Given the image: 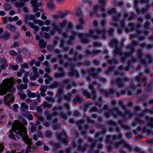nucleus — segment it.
Wrapping results in <instances>:
<instances>
[{
    "instance_id": "15",
    "label": "nucleus",
    "mask_w": 153,
    "mask_h": 153,
    "mask_svg": "<svg viewBox=\"0 0 153 153\" xmlns=\"http://www.w3.org/2000/svg\"><path fill=\"white\" fill-rule=\"evenodd\" d=\"M144 123V121L141 120L139 117L136 118L135 120L132 123V125L133 126H135L137 123L140 124H143Z\"/></svg>"
},
{
    "instance_id": "16",
    "label": "nucleus",
    "mask_w": 153,
    "mask_h": 153,
    "mask_svg": "<svg viewBox=\"0 0 153 153\" xmlns=\"http://www.w3.org/2000/svg\"><path fill=\"white\" fill-rule=\"evenodd\" d=\"M39 45L41 48H45L47 45V43L44 42V40L43 39H40L39 41Z\"/></svg>"
},
{
    "instance_id": "13",
    "label": "nucleus",
    "mask_w": 153,
    "mask_h": 153,
    "mask_svg": "<svg viewBox=\"0 0 153 153\" xmlns=\"http://www.w3.org/2000/svg\"><path fill=\"white\" fill-rule=\"evenodd\" d=\"M125 120L128 118H131L133 117V114L127 109L125 108Z\"/></svg>"
},
{
    "instance_id": "21",
    "label": "nucleus",
    "mask_w": 153,
    "mask_h": 153,
    "mask_svg": "<svg viewBox=\"0 0 153 153\" xmlns=\"http://www.w3.org/2000/svg\"><path fill=\"white\" fill-rule=\"evenodd\" d=\"M96 33L98 35H100L102 33V38L103 39H105L106 37L105 33V29H103L101 30H97L96 31Z\"/></svg>"
},
{
    "instance_id": "38",
    "label": "nucleus",
    "mask_w": 153,
    "mask_h": 153,
    "mask_svg": "<svg viewBox=\"0 0 153 153\" xmlns=\"http://www.w3.org/2000/svg\"><path fill=\"white\" fill-rule=\"evenodd\" d=\"M49 144L53 146L54 149H55L59 148L60 146V145L59 144L55 143L52 141L50 142Z\"/></svg>"
},
{
    "instance_id": "32",
    "label": "nucleus",
    "mask_w": 153,
    "mask_h": 153,
    "mask_svg": "<svg viewBox=\"0 0 153 153\" xmlns=\"http://www.w3.org/2000/svg\"><path fill=\"white\" fill-rule=\"evenodd\" d=\"M112 110L113 111L112 114L114 117H116L117 115L121 114V112L117 108H114L113 110Z\"/></svg>"
},
{
    "instance_id": "18",
    "label": "nucleus",
    "mask_w": 153,
    "mask_h": 153,
    "mask_svg": "<svg viewBox=\"0 0 153 153\" xmlns=\"http://www.w3.org/2000/svg\"><path fill=\"white\" fill-rule=\"evenodd\" d=\"M146 120L148 122V126L151 128H153V118H149L148 117H146Z\"/></svg>"
},
{
    "instance_id": "44",
    "label": "nucleus",
    "mask_w": 153,
    "mask_h": 153,
    "mask_svg": "<svg viewBox=\"0 0 153 153\" xmlns=\"http://www.w3.org/2000/svg\"><path fill=\"white\" fill-rule=\"evenodd\" d=\"M113 111H112V110L110 109L107 111L105 112L104 114V115L107 118H108L111 114H112Z\"/></svg>"
},
{
    "instance_id": "37",
    "label": "nucleus",
    "mask_w": 153,
    "mask_h": 153,
    "mask_svg": "<svg viewBox=\"0 0 153 153\" xmlns=\"http://www.w3.org/2000/svg\"><path fill=\"white\" fill-rule=\"evenodd\" d=\"M118 44L117 41L115 39H112L110 43V45L112 47L116 46Z\"/></svg>"
},
{
    "instance_id": "48",
    "label": "nucleus",
    "mask_w": 153,
    "mask_h": 153,
    "mask_svg": "<svg viewBox=\"0 0 153 153\" xmlns=\"http://www.w3.org/2000/svg\"><path fill=\"white\" fill-rule=\"evenodd\" d=\"M18 94L20 98L23 100H25L26 97V95L25 94L21 92L19 93Z\"/></svg>"
},
{
    "instance_id": "55",
    "label": "nucleus",
    "mask_w": 153,
    "mask_h": 153,
    "mask_svg": "<svg viewBox=\"0 0 153 153\" xmlns=\"http://www.w3.org/2000/svg\"><path fill=\"white\" fill-rule=\"evenodd\" d=\"M59 116L64 119H66L67 118V115L65 114L63 112H61L59 113Z\"/></svg>"
},
{
    "instance_id": "7",
    "label": "nucleus",
    "mask_w": 153,
    "mask_h": 153,
    "mask_svg": "<svg viewBox=\"0 0 153 153\" xmlns=\"http://www.w3.org/2000/svg\"><path fill=\"white\" fill-rule=\"evenodd\" d=\"M19 120L21 121V122H22V123L20 122H19L18 120H16V121H14V124H13L12 125V128L13 131H14V129H15L14 128H15V127L16 125V121H19V122H20L22 124V125L24 126L23 124L25 125H27V123L26 119H25V118L20 117L19 118Z\"/></svg>"
},
{
    "instance_id": "31",
    "label": "nucleus",
    "mask_w": 153,
    "mask_h": 153,
    "mask_svg": "<svg viewBox=\"0 0 153 153\" xmlns=\"http://www.w3.org/2000/svg\"><path fill=\"white\" fill-rule=\"evenodd\" d=\"M21 110H27L28 109V106L25 102H22L21 104Z\"/></svg>"
},
{
    "instance_id": "43",
    "label": "nucleus",
    "mask_w": 153,
    "mask_h": 153,
    "mask_svg": "<svg viewBox=\"0 0 153 153\" xmlns=\"http://www.w3.org/2000/svg\"><path fill=\"white\" fill-rule=\"evenodd\" d=\"M47 6L50 9H53L55 8V6L54 4L51 2L48 3Z\"/></svg>"
},
{
    "instance_id": "29",
    "label": "nucleus",
    "mask_w": 153,
    "mask_h": 153,
    "mask_svg": "<svg viewBox=\"0 0 153 153\" xmlns=\"http://www.w3.org/2000/svg\"><path fill=\"white\" fill-rule=\"evenodd\" d=\"M26 18L25 19V21L26 23H27L28 18L30 20H33L35 19V15L33 14H31L29 16H28V15H27L26 16Z\"/></svg>"
},
{
    "instance_id": "57",
    "label": "nucleus",
    "mask_w": 153,
    "mask_h": 153,
    "mask_svg": "<svg viewBox=\"0 0 153 153\" xmlns=\"http://www.w3.org/2000/svg\"><path fill=\"white\" fill-rule=\"evenodd\" d=\"M50 29V27H42L41 28V30L42 31H45L47 32H48Z\"/></svg>"
},
{
    "instance_id": "40",
    "label": "nucleus",
    "mask_w": 153,
    "mask_h": 153,
    "mask_svg": "<svg viewBox=\"0 0 153 153\" xmlns=\"http://www.w3.org/2000/svg\"><path fill=\"white\" fill-rule=\"evenodd\" d=\"M149 7V6H148L147 8H143L142 9L141 11L138 8H136V12L137 13H142L143 14L147 10Z\"/></svg>"
},
{
    "instance_id": "45",
    "label": "nucleus",
    "mask_w": 153,
    "mask_h": 153,
    "mask_svg": "<svg viewBox=\"0 0 153 153\" xmlns=\"http://www.w3.org/2000/svg\"><path fill=\"white\" fill-rule=\"evenodd\" d=\"M4 9L5 10H8L11 9V6L8 3H5L4 5Z\"/></svg>"
},
{
    "instance_id": "51",
    "label": "nucleus",
    "mask_w": 153,
    "mask_h": 153,
    "mask_svg": "<svg viewBox=\"0 0 153 153\" xmlns=\"http://www.w3.org/2000/svg\"><path fill=\"white\" fill-rule=\"evenodd\" d=\"M123 2L121 1L117 2V1H114V4L115 6H121L123 5Z\"/></svg>"
},
{
    "instance_id": "24",
    "label": "nucleus",
    "mask_w": 153,
    "mask_h": 153,
    "mask_svg": "<svg viewBox=\"0 0 153 153\" xmlns=\"http://www.w3.org/2000/svg\"><path fill=\"white\" fill-rule=\"evenodd\" d=\"M84 121L83 120H81L76 122V124L79 130H81L82 129V125L84 123Z\"/></svg>"
},
{
    "instance_id": "56",
    "label": "nucleus",
    "mask_w": 153,
    "mask_h": 153,
    "mask_svg": "<svg viewBox=\"0 0 153 153\" xmlns=\"http://www.w3.org/2000/svg\"><path fill=\"white\" fill-rule=\"evenodd\" d=\"M45 134L47 137H50L52 135V133L50 131H47L45 132Z\"/></svg>"
},
{
    "instance_id": "42",
    "label": "nucleus",
    "mask_w": 153,
    "mask_h": 153,
    "mask_svg": "<svg viewBox=\"0 0 153 153\" xmlns=\"http://www.w3.org/2000/svg\"><path fill=\"white\" fill-rule=\"evenodd\" d=\"M114 92V90L113 89H110L108 92L103 91V92L105 96L108 97L110 94L113 93Z\"/></svg>"
},
{
    "instance_id": "61",
    "label": "nucleus",
    "mask_w": 153,
    "mask_h": 153,
    "mask_svg": "<svg viewBox=\"0 0 153 153\" xmlns=\"http://www.w3.org/2000/svg\"><path fill=\"white\" fill-rule=\"evenodd\" d=\"M9 137L10 138L12 139H13L14 138V135L12 132V130H10Z\"/></svg>"
},
{
    "instance_id": "22",
    "label": "nucleus",
    "mask_w": 153,
    "mask_h": 153,
    "mask_svg": "<svg viewBox=\"0 0 153 153\" xmlns=\"http://www.w3.org/2000/svg\"><path fill=\"white\" fill-rule=\"evenodd\" d=\"M10 36L9 33L7 31L4 32L2 36L0 37V39H3L5 40H7L9 39Z\"/></svg>"
},
{
    "instance_id": "62",
    "label": "nucleus",
    "mask_w": 153,
    "mask_h": 153,
    "mask_svg": "<svg viewBox=\"0 0 153 153\" xmlns=\"http://www.w3.org/2000/svg\"><path fill=\"white\" fill-rule=\"evenodd\" d=\"M16 60L20 62H22V56L21 55H19L16 58Z\"/></svg>"
},
{
    "instance_id": "53",
    "label": "nucleus",
    "mask_w": 153,
    "mask_h": 153,
    "mask_svg": "<svg viewBox=\"0 0 153 153\" xmlns=\"http://www.w3.org/2000/svg\"><path fill=\"white\" fill-rule=\"evenodd\" d=\"M45 99L48 101H51L53 102H54V100L52 97H45Z\"/></svg>"
},
{
    "instance_id": "35",
    "label": "nucleus",
    "mask_w": 153,
    "mask_h": 153,
    "mask_svg": "<svg viewBox=\"0 0 153 153\" xmlns=\"http://www.w3.org/2000/svg\"><path fill=\"white\" fill-rule=\"evenodd\" d=\"M29 73L26 72L25 73V75L23 77V82L25 83H27L28 82V80L27 79V76H29Z\"/></svg>"
},
{
    "instance_id": "11",
    "label": "nucleus",
    "mask_w": 153,
    "mask_h": 153,
    "mask_svg": "<svg viewBox=\"0 0 153 153\" xmlns=\"http://www.w3.org/2000/svg\"><path fill=\"white\" fill-rule=\"evenodd\" d=\"M64 93L63 87H61L59 88L56 92V96L57 97H59Z\"/></svg>"
},
{
    "instance_id": "50",
    "label": "nucleus",
    "mask_w": 153,
    "mask_h": 153,
    "mask_svg": "<svg viewBox=\"0 0 153 153\" xmlns=\"http://www.w3.org/2000/svg\"><path fill=\"white\" fill-rule=\"evenodd\" d=\"M82 93L83 94L86 96L87 98H90V94L88 93L87 91L83 90Z\"/></svg>"
},
{
    "instance_id": "58",
    "label": "nucleus",
    "mask_w": 153,
    "mask_h": 153,
    "mask_svg": "<svg viewBox=\"0 0 153 153\" xmlns=\"http://www.w3.org/2000/svg\"><path fill=\"white\" fill-rule=\"evenodd\" d=\"M137 54L138 58L140 60L141 59V56L142 54V51L140 50H139L137 51Z\"/></svg>"
},
{
    "instance_id": "1",
    "label": "nucleus",
    "mask_w": 153,
    "mask_h": 153,
    "mask_svg": "<svg viewBox=\"0 0 153 153\" xmlns=\"http://www.w3.org/2000/svg\"><path fill=\"white\" fill-rule=\"evenodd\" d=\"M16 123L14 132L21 136L26 144L29 145H31V140L28 137L27 134L26 127L19 121H16Z\"/></svg>"
},
{
    "instance_id": "28",
    "label": "nucleus",
    "mask_w": 153,
    "mask_h": 153,
    "mask_svg": "<svg viewBox=\"0 0 153 153\" xmlns=\"http://www.w3.org/2000/svg\"><path fill=\"white\" fill-rule=\"evenodd\" d=\"M27 85L25 84L23 85L21 84L17 86V88L19 90H22L23 89H26L27 88Z\"/></svg>"
},
{
    "instance_id": "12",
    "label": "nucleus",
    "mask_w": 153,
    "mask_h": 153,
    "mask_svg": "<svg viewBox=\"0 0 153 153\" xmlns=\"http://www.w3.org/2000/svg\"><path fill=\"white\" fill-rule=\"evenodd\" d=\"M72 97V94L70 93H69L63 95V99L68 102H70L71 100Z\"/></svg>"
},
{
    "instance_id": "63",
    "label": "nucleus",
    "mask_w": 153,
    "mask_h": 153,
    "mask_svg": "<svg viewBox=\"0 0 153 153\" xmlns=\"http://www.w3.org/2000/svg\"><path fill=\"white\" fill-rule=\"evenodd\" d=\"M31 146L30 145H28L27 147L25 153H28L30 152Z\"/></svg>"
},
{
    "instance_id": "2",
    "label": "nucleus",
    "mask_w": 153,
    "mask_h": 153,
    "mask_svg": "<svg viewBox=\"0 0 153 153\" xmlns=\"http://www.w3.org/2000/svg\"><path fill=\"white\" fill-rule=\"evenodd\" d=\"M3 86L0 90V95L5 94L7 91L12 93L15 91V89L13 87V83L11 78L6 79L3 80Z\"/></svg>"
},
{
    "instance_id": "4",
    "label": "nucleus",
    "mask_w": 153,
    "mask_h": 153,
    "mask_svg": "<svg viewBox=\"0 0 153 153\" xmlns=\"http://www.w3.org/2000/svg\"><path fill=\"white\" fill-rule=\"evenodd\" d=\"M102 68H99L97 69L94 68H91L88 69V71L89 73L95 79H97L99 78L98 74L101 71Z\"/></svg>"
},
{
    "instance_id": "30",
    "label": "nucleus",
    "mask_w": 153,
    "mask_h": 153,
    "mask_svg": "<svg viewBox=\"0 0 153 153\" xmlns=\"http://www.w3.org/2000/svg\"><path fill=\"white\" fill-rule=\"evenodd\" d=\"M69 75L70 76H75L76 77L79 76V74L77 71L75 70H71L69 73Z\"/></svg>"
},
{
    "instance_id": "9",
    "label": "nucleus",
    "mask_w": 153,
    "mask_h": 153,
    "mask_svg": "<svg viewBox=\"0 0 153 153\" xmlns=\"http://www.w3.org/2000/svg\"><path fill=\"white\" fill-rule=\"evenodd\" d=\"M89 88L91 90H92V97L91 98L92 100H94L96 99V91L94 89L93 86H92L91 85H90L89 86Z\"/></svg>"
},
{
    "instance_id": "20",
    "label": "nucleus",
    "mask_w": 153,
    "mask_h": 153,
    "mask_svg": "<svg viewBox=\"0 0 153 153\" xmlns=\"http://www.w3.org/2000/svg\"><path fill=\"white\" fill-rule=\"evenodd\" d=\"M39 76V73H31L30 74V79L31 80H34Z\"/></svg>"
},
{
    "instance_id": "25",
    "label": "nucleus",
    "mask_w": 153,
    "mask_h": 153,
    "mask_svg": "<svg viewBox=\"0 0 153 153\" xmlns=\"http://www.w3.org/2000/svg\"><path fill=\"white\" fill-rule=\"evenodd\" d=\"M28 25L31 28H34L36 31H37L39 30V27L38 26H35L32 22H30L28 23Z\"/></svg>"
},
{
    "instance_id": "14",
    "label": "nucleus",
    "mask_w": 153,
    "mask_h": 153,
    "mask_svg": "<svg viewBox=\"0 0 153 153\" xmlns=\"http://www.w3.org/2000/svg\"><path fill=\"white\" fill-rule=\"evenodd\" d=\"M60 85V83L58 82L55 81L53 82L48 87L49 88L51 89L56 88L58 87Z\"/></svg>"
},
{
    "instance_id": "8",
    "label": "nucleus",
    "mask_w": 153,
    "mask_h": 153,
    "mask_svg": "<svg viewBox=\"0 0 153 153\" xmlns=\"http://www.w3.org/2000/svg\"><path fill=\"white\" fill-rule=\"evenodd\" d=\"M53 112L52 114V116H56L58 115V113L56 111L58 110L60 111H62V106H56L54 107L53 109Z\"/></svg>"
},
{
    "instance_id": "10",
    "label": "nucleus",
    "mask_w": 153,
    "mask_h": 153,
    "mask_svg": "<svg viewBox=\"0 0 153 153\" xmlns=\"http://www.w3.org/2000/svg\"><path fill=\"white\" fill-rule=\"evenodd\" d=\"M83 101L82 98L79 96H76L73 100L74 104H76L78 102L81 103Z\"/></svg>"
},
{
    "instance_id": "49",
    "label": "nucleus",
    "mask_w": 153,
    "mask_h": 153,
    "mask_svg": "<svg viewBox=\"0 0 153 153\" xmlns=\"http://www.w3.org/2000/svg\"><path fill=\"white\" fill-rule=\"evenodd\" d=\"M58 14L59 18H64L68 14V13L67 12H65V13L60 12Z\"/></svg>"
},
{
    "instance_id": "36",
    "label": "nucleus",
    "mask_w": 153,
    "mask_h": 153,
    "mask_svg": "<svg viewBox=\"0 0 153 153\" xmlns=\"http://www.w3.org/2000/svg\"><path fill=\"white\" fill-rule=\"evenodd\" d=\"M52 106L51 104H49L46 101H45L43 104V107L44 108H51Z\"/></svg>"
},
{
    "instance_id": "54",
    "label": "nucleus",
    "mask_w": 153,
    "mask_h": 153,
    "mask_svg": "<svg viewBox=\"0 0 153 153\" xmlns=\"http://www.w3.org/2000/svg\"><path fill=\"white\" fill-rule=\"evenodd\" d=\"M86 147L87 145H85L84 147L79 146V149L80 151H82V152H84L86 150Z\"/></svg>"
},
{
    "instance_id": "34",
    "label": "nucleus",
    "mask_w": 153,
    "mask_h": 153,
    "mask_svg": "<svg viewBox=\"0 0 153 153\" xmlns=\"http://www.w3.org/2000/svg\"><path fill=\"white\" fill-rule=\"evenodd\" d=\"M65 74V72H64L61 73H56L54 74V76L56 78L62 77L64 76Z\"/></svg>"
},
{
    "instance_id": "6",
    "label": "nucleus",
    "mask_w": 153,
    "mask_h": 153,
    "mask_svg": "<svg viewBox=\"0 0 153 153\" xmlns=\"http://www.w3.org/2000/svg\"><path fill=\"white\" fill-rule=\"evenodd\" d=\"M4 100L5 104L8 105L10 102H12L14 100V97L11 94H9L4 97Z\"/></svg>"
},
{
    "instance_id": "27",
    "label": "nucleus",
    "mask_w": 153,
    "mask_h": 153,
    "mask_svg": "<svg viewBox=\"0 0 153 153\" xmlns=\"http://www.w3.org/2000/svg\"><path fill=\"white\" fill-rule=\"evenodd\" d=\"M6 27L7 29L10 30L11 31L13 32H14L16 30V27H15L10 24L7 25L6 26Z\"/></svg>"
},
{
    "instance_id": "5",
    "label": "nucleus",
    "mask_w": 153,
    "mask_h": 153,
    "mask_svg": "<svg viewBox=\"0 0 153 153\" xmlns=\"http://www.w3.org/2000/svg\"><path fill=\"white\" fill-rule=\"evenodd\" d=\"M66 20H64L60 22L59 24V26H58L56 23H53L52 24L53 28L55 30L59 31H61L62 28L66 25L67 23Z\"/></svg>"
},
{
    "instance_id": "41",
    "label": "nucleus",
    "mask_w": 153,
    "mask_h": 153,
    "mask_svg": "<svg viewBox=\"0 0 153 153\" xmlns=\"http://www.w3.org/2000/svg\"><path fill=\"white\" fill-rule=\"evenodd\" d=\"M2 62L3 64L1 65V68L2 70L5 69L6 68L5 66L7 65V62L4 59H2Z\"/></svg>"
},
{
    "instance_id": "19",
    "label": "nucleus",
    "mask_w": 153,
    "mask_h": 153,
    "mask_svg": "<svg viewBox=\"0 0 153 153\" xmlns=\"http://www.w3.org/2000/svg\"><path fill=\"white\" fill-rule=\"evenodd\" d=\"M31 4L32 7H35L37 6H41L42 5V4L41 3H37V0H32L30 2Z\"/></svg>"
},
{
    "instance_id": "26",
    "label": "nucleus",
    "mask_w": 153,
    "mask_h": 153,
    "mask_svg": "<svg viewBox=\"0 0 153 153\" xmlns=\"http://www.w3.org/2000/svg\"><path fill=\"white\" fill-rule=\"evenodd\" d=\"M25 3L23 2H19L18 1H16L14 3L15 6L18 8L23 7L25 5Z\"/></svg>"
},
{
    "instance_id": "47",
    "label": "nucleus",
    "mask_w": 153,
    "mask_h": 153,
    "mask_svg": "<svg viewBox=\"0 0 153 153\" xmlns=\"http://www.w3.org/2000/svg\"><path fill=\"white\" fill-rule=\"evenodd\" d=\"M21 112L22 114L26 118V117H27L28 115L30 114L29 112L28 111L24 110H21Z\"/></svg>"
},
{
    "instance_id": "60",
    "label": "nucleus",
    "mask_w": 153,
    "mask_h": 153,
    "mask_svg": "<svg viewBox=\"0 0 153 153\" xmlns=\"http://www.w3.org/2000/svg\"><path fill=\"white\" fill-rule=\"evenodd\" d=\"M61 126V125L59 123L55 124L53 125V128L54 129H57L60 128Z\"/></svg>"
},
{
    "instance_id": "52",
    "label": "nucleus",
    "mask_w": 153,
    "mask_h": 153,
    "mask_svg": "<svg viewBox=\"0 0 153 153\" xmlns=\"http://www.w3.org/2000/svg\"><path fill=\"white\" fill-rule=\"evenodd\" d=\"M107 124L109 126L112 125L114 126H116V124L115 122L111 120H110L107 122Z\"/></svg>"
},
{
    "instance_id": "64",
    "label": "nucleus",
    "mask_w": 153,
    "mask_h": 153,
    "mask_svg": "<svg viewBox=\"0 0 153 153\" xmlns=\"http://www.w3.org/2000/svg\"><path fill=\"white\" fill-rule=\"evenodd\" d=\"M115 10L114 8H112L108 11V13L110 14H112L115 13Z\"/></svg>"
},
{
    "instance_id": "3",
    "label": "nucleus",
    "mask_w": 153,
    "mask_h": 153,
    "mask_svg": "<svg viewBox=\"0 0 153 153\" xmlns=\"http://www.w3.org/2000/svg\"><path fill=\"white\" fill-rule=\"evenodd\" d=\"M94 32V30L90 29L89 30L88 33L84 34L81 33L79 34L78 36L81 39V42L83 43H88V40L87 39H85V38H87L90 36H91L93 39H99V36H98L93 34Z\"/></svg>"
},
{
    "instance_id": "17",
    "label": "nucleus",
    "mask_w": 153,
    "mask_h": 153,
    "mask_svg": "<svg viewBox=\"0 0 153 153\" xmlns=\"http://www.w3.org/2000/svg\"><path fill=\"white\" fill-rule=\"evenodd\" d=\"M114 146L117 148L120 146L123 148L124 146V142L123 140H122L120 142L115 143Z\"/></svg>"
},
{
    "instance_id": "33",
    "label": "nucleus",
    "mask_w": 153,
    "mask_h": 153,
    "mask_svg": "<svg viewBox=\"0 0 153 153\" xmlns=\"http://www.w3.org/2000/svg\"><path fill=\"white\" fill-rule=\"evenodd\" d=\"M117 82L119 87H122L123 86V79L122 78H119L117 79Z\"/></svg>"
},
{
    "instance_id": "39",
    "label": "nucleus",
    "mask_w": 153,
    "mask_h": 153,
    "mask_svg": "<svg viewBox=\"0 0 153 153\" xmlns=\"http://www.w3.org/2000/svg\"><path fill=\"white\" fill-rule=\"evenodd\" d=\"M27 94L28 96L29 97H36V94L35 93H32L29 90H27Z\"/></svg>"
},
{
    "instance_id": "23",
    "label": "nucleus",
    "mask_w": 153,
    "mask_h": 153,
    "mask_svg": "<svg viewBox=\"0 0 153 153\" xmlns=\"http://www.w3.org/2000/svg\"><path fill=\"white\" fill-rule=\"evenodd\" d=\"M44 114L46 116V119L48 120H50L51 119L52 115L50 114V112L48 110L45 111Z\"/></svg>"
},
{
    "instance_id": "46",
    "label": "nucleus",
    "mask_w": 153,
    "mask_h": 153,
    "mask_svg": "<svg viewBox=\"0 0 153 153\" xmlns=\"http://www.w3.org/2000/svg\"><path fill=\"white\" fill-rule=\"evenodd\" d=\"M121 49L120 48H116L114 51V53H118L121 55L122 54Z\"/></svg>"
},
{
    "instance_id": "59",
    "label": "nucleus",
    "mask_w": 153,
    "mask_h": 153,
    "mask_svg": "<svg viewBox=\"0 0 153 153\" xmlns=\"http://www.w3.org/2000/svg\"><path fill=\"white\" fill-rule=\"evenodd\" d=\"M93 45L95 47H100L102 46V44L101 43L97 42H94Z\"/></svg>"
}]
</instances>
